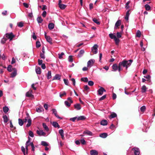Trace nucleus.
<instances>
[{
  "mask_svg": "<svg viewBox=\"0 0 155 155\" xmlns=\"http://www.w3.org/2000/svg\"><path fill=\"white\" fill-rule=\"evenodd\" d=\"M132 61H133L132 60L128 61L124 60L122 62H120L118 66L117 64H114L112 66V71H115L118 70L119 72H120V71L123 69V67H125L127 70L128 67L131 65Z\"/></svg>",
  "mask_w": 155,
  "mask_h": 155,
  "instance_id": "1",
  "label": "nucleus"
},
{
  "mask_svg": "<svg viewBox=\"0 0 155 155\" xmlns=\"http://www.w3.org/2000/svg\"><path fill=\"white\" fill-rule=\"evenodd\" d=\"M25 123L27 122L28 123L26 125V127H28L30 126L31 124V120L28 113L26 114V116L24 119Z\"/></svg>",
  "mask_w": 155,
  "mask_h": 155,
  "instance_id": "2",
  "label": "nucleus"
},
{
  "mask_svg": "<svg viewBox=\"0 0 155 155\" xmlns=\"http://www.w3.org/2000/svg\"><path fill=\"white\" fill-rule=\"evenodd\" d=\"M5 35L9 39L10 41L12 40L13 38L15 37V35H14L12 32L7 33L5 34Z\"/></svg>",
  "mask_w": 155,
  "mask_h": 155,
  "instance_id": "3",
  "label": "nucleus"
},
{
  "mask_svg": "<svg viewBox=\"0 0 155 155\" xmlns=\"http://www.w3.org/2000/svg\"><path fill=\"white\" fill-rule=\"evenodd\" d=\"M99 87L100 88L97 91V94L98 95L101 96L103 94L104 92H106V91L103 87Z\"/></svg>",
  "mask_w": 155,
  "mask_h": 155,
  "instance_id": "4",
  "label": "nucleus"
},
{
  "mask_svg": "<svg viewBox=\"0 0 155 155\" xmlns=\"http://www.w3.org/2000/svg\"><path fill=\"white\" fill-rule=\"evenodd\" d=\"M98 48V46L96 44L94 45L91 48V51L94 54H96L97 53Z\"/></svg>",
  "mask_w": 155,
  "mask_h": 155,
  "instance_id": "5",
  "label": "nucleus"
},
{
  "mask_svg": "<svg viewBox=\"0 0 155 155\" xmlns=\"http://www.w3.org/2000/svg\"><path fill=\"white\" fill-rule=\"evenodd\" d=\"M46 33L45 32V37L47 40V41L51 45L52 44V38L49 36L46 35Z\"/></svg>",
  "mask_w": 155,
  "mask_h": 155,
  "instance_id": "6",
  "label": "nucleus"
},
{
  "mask_svg": "<svg viewBox=\"0 0 155 155\" xmlns=\"http://www.w3.org/2000/svg\"><path fill=\"white\" fill-rule=\"evenodd\" d=\"M95 61V60L94 59H91L87 63V67L91 68L92 66Z\"/></svg>",
  "mask_w": 155,
  "mask_h": 155,
  "instance_id": "7",
  "label": "nucleus"
},
{
  "mask_svg": "<svg viewBox=\"0 0 155 155\" xmlns=\"http://www.w3.org/2000/svg\"><path fill=\"white\" fill-rule=\"evenodd\" d=\"M36 133L39 136H45L46 135V133L42 130H37Z\"/></svg>",
  "mask_w": 155,
  "mask_h": 155,
  "instance_id": "8",
  "label": "nucleus"
},
{
  "mask_svg": "<svg viewBox=\"0 0 155 155\" xmlns=\"http://www.w3.org/2000/svg\"><path fill=\"white\" fill-rule=\"evenodd\" d=\"M132 150L134 151V153L135 155H139L140 152L138 148L137 147L133 148Z\"/></svg>",
  "mask_w": 155,
  "mask_h": 155,
  "instance_id": "9",
  "label": "nucleus"
},
{
  "mask_svg": "<svg viewBox=\"0 0 155 155\" xmlns=\"http://www.w3.org/2000/svg\"><path fill=\"white\" fill-rule=\"evenodd\" d=\"M32 90H29L26 94V96L28 97H33L34 96L32 94Z\"/></svg>",
  "mask_w": 155,
  "mask_h": 155,
  "instance_id": "10",
  "label": "nucleus"
},
{
  "mask_svg": "<svg viewBox=\"0 0 155 155\" xmlns=\"http://www.w3.org/2000/svg\"><path fill=\"white\" fill-rule=\"evenodd\" d=\"M52 111L53 114H54L55 116V117H57V118H58L59 119H62V118L59 117V116L57 114V111L55 109H52Z\"/></svg>",
  "mask_w": 155,
  "mask_h": 155,
  "instance_id": "11",
  "label": "nucleus"
},
{
  "mask_svg": "<svg viewBox=\"0 0 155 155\" xmlns=\"http://www.w3.org/2000/svg\"><path fill=\"white\" fill-rule=\"evenodd\" d=\"M83 134H86L89 136H92L93 135V133L91 131L88 130H86L84 131L83 132Z\"/></svg>",
  "mask_w": 155,
  "mask_h": 155,
  "instance_id": "12",
  "label": "nucleus"
},
{
  "mask_svg": "<svg viewBox=\"0 0 155 155\" xmlns=\"http://www.w3.org/2000/svg\"><path fill=\"white\" fill-rule=\"evenodd\" d=\"M30 138L28 137V140L26 142V144H25V149L26 150V154H27V151L28 150V147L29 146L30 144Z\"/></svg>",
  "mask_w": 155,
  "mask_h": 155,
  "instance_id": "13",
  "label": "nucleus"
},
{
  "mask_svg": "<svg viewBox=\"0 0 155 155\" xmlns=\"http://www.w3.org/2000/svg\"><path fill=\"white\" fill-rule=\"evenodd\" d=\"M59 132L61 137V138L64 140V134L63 130L62 129H60L59 130Z\"/></svg>",
  "mask_w": 155,
  "mask_h": 155,
  "instance_id": "14",
  "label": "nucleus"
},
{
  "mask_svg": "<svg viewBox=\"0 0 155 155\" xmlns=\"http://www.w3.org/2000/svg\"><path fill=\"white\" fill-rule=\"evenodd\" d=\"M121 21L120 20H118L116 23L114 27V29H116L117 27L120 26L121 24Z\"/></svg>",
  "mask_w": 155,
  "mask_h": 155,
  "instance_id": "15",
  "label": "nucleus"
},
{
  "mask_svg": "<svg viewBox=\"0 0 155 155\" xmlns=\"http://www.w3.org/2000/svg\"><path fill=\"white\" fill-rule=\"evenodd\" d=\"M90 154L91 155H98V153L97 151L95 150H92L90 151Z\"/></svg>",
  "mask_w": 155,
  "mask_h": 155,
  "instance_id": "16",
  "label": "nucleus"
},
{
  "mask_svg": "<svg viewBox=\"0 0 155 155\" xmlns=\"http://www.w3.org/2000/svg\"><path fill=\"white\" fill-rule=\"evenodd\" d=\"M54 25L52 23H50L48 25V28L50 30H52L54 28Z\"/></svg>",
  "mask_w": 155,
  "mask_h": 155,
  "instance_id": "17",
  "label": "nucleus"
},
{
  "mask_svg": "<svg viewBox=\"0 0 155 155\" xmlns=\"http://www.w3.org/2000/svg\"><path fill=\"white\" fill-rule=\"evenodd\" d=\"M141 89V92L142 93H144L146 92L147 88L146 86L144 85L142 86Z\"/></svg>",
  "mask_w": 155,
  "mask_h": 155,
  "instance_id": "18",
  "label": "nucleus"
},
{
  "mask_svg": "<svg viewBox=\"0 0 155 155\" xmlns=\"http://www.w3.org/2000/svg\"><path fill=\"white\" fill-rule=\"evenodd\" d=\"M74 107L77 110H79L81 108V107L80 104H74Z\"/></svg>",
  "mask_w": 155,
  "mask_h": 155,
  "instance_id": "19",
  "label": "nucleus"
},
{
  "mask_svg": "<svg viewBox=\"0 0 155 155\" xmlns=\"http://www.w3.org/2000/svg\"><path fill=\"white\" fill-rule=\"evenodd\" d=\"M100 124L101 125L105 126L107 125V122L106 120H103L101 121Z\"/></svg>",
  "mask_w": 155,
  "mask_h": 155,
  "instance_id": "20",
  "label": "nucleus"
},
{
  "mask_svg": "<svg viewBox=\"0 0 155 155\" xmlns=\"http://www.w3.org/2000/svg\"><path fill=\"white\" fill-rule=\"evenodd\" d=\"M107 136V134L106 133H103L100 134L99 136L102 138H105Z\"/></svg>",
  "mask_w": 155,
  "mask_h": 155,
  "instance_id": "21",
  "label": "nucleus"
},
{
  "mask_svg": "<svg viewBox=\"0 0 155 155\" xmlns=\"http://www.w3.org/2000/svg\"><path fill=\"white\" fill-rule=\"evenodd\" d=\"M3 121L5 123H6L8 121V118L6 115H4L3 116Z\"/></svg>",
  "mask_w": 155,
  "mask_h": 155,
  "instance_id": "22",
  "label": "nucleus"
},
{
  "mask_svg": "<svg viewBox=\"0 0 155 155\" xmlns=\"http://www.w3.org/2000/svg\"><path fill=\"white\" fill-rule=\"evenodd\" d=\"M17 70L15 69V71L11 73V77L13 78L15 76L17 75Z\"/></svg>",
  "mask_w": 155,
  "mask_h": 155,
  "instance_id": "23",
  "label": "nucleus"
},
{
  "mask_svg": "<svg viewBox=\"0 0 155 155\" xmlns=\"http://www.w3.org/2000/svg\"><path fill=\"white\" fill-rule=\"evenodd\" d=\"M86 119L85 117L84 116H81L79 117H77V120H83Z\"/></svg>",
  "mask_w": 155,
  "mask_h": 155,
  "instance_id": "24",
  "label": "nucleus"
},
{
  "mask_svg": "<svg viewBox=\"0 0 155 155\" xmlns=\"http://www.w3.org/2000/svg\"><path fill=\"white\" fill-rule=\"evenodd\" d=\"M36 72L37 74H40L41 73V68L39 67H36L35 69Z\"/></svg>",
  "mask_w": 155,
  "mask_h": 155,
  "instance_id": "25",
  "label": "nucleus"
},
{
  "mask_svg": "<svg viewBox=\"0 0 155 155\" xmlns=\"http://www.w3.org/2000/svg\"><path fill=\"white\" fill-rule=\"evenodd\" d=\"M18 124L20 126H22L23 125L24 123V119L23 120L19 118L18 119Z\"/></svg>",
  "mask_w": 155,
  "mask_h": 155,
  "instance_id": "26",
  "label": "nucleus"
},
{
  "mask_svg": "<svg viewBox=\"0 0 155 155\" xmlns=\"http://www.w3.org/2000/svg\"><path fill=\"white\" fill-rule=\"evenodd\" d=\"M109 35L110 38L111 39H114L116 37L115 34L110 33Z\"/></svg>",
  "mask_w": 155,
  "mask_h": 155,
  "instance_id": "27",
  "label": "nucleus"
},
{
  "mask_svg": "<svg viewBox=\"0 0 155 155\" xmlns=\"http://www.w3.org/2000/svg\"><path fill=\"white\" fill-rule=\"evenodd\" d=\"M52 125L55 127H58L59 128L60 127V126L59 125L58 123L56 122H53L52 123Z\"/></svg>",
  "mask_w": 155,
  "mask_h": 155,
  "instance_id": "28",
  "label": "nucleus"
},
{
  "mask_svg": "<svg viewBox=\"0 0 155 155\" xmlns=\"http://www.w3.org/2000/svg\"><path fill=\"white\" fill-rule=\"evenodd\" d=\"M117 116V115L115 113H113L111 114L110 116H109V118L110 119H111L112 118H114L116 117Z\"/></svg>",
  "mask_w": 155,
  "mask_h": 155,
  "instance_id": "29",
  "label": "nucleus"
},
{
  "mask_svg": "<svg viewBox=\"0 0 155 155\" xmlns=\"http://www.w3.org/2000/svg\"><path fill=\"white\" fill-rule=\"evenodd\" d=\"M144 7L145 8L146 10L147 11H149L151 9V7L148 4H145L144 5Z\"/></svg>",
  "mask_w": 155,
  "mask_h": 155,
  "instance_id": "30",
  "label": "nucleus"
},
{
  "mask_svg": "<svg viewBox=\"0 0 155 155\" xmlns=\"http://www.w3.org/2000/svg\"><path fill=\"white\" fill-rule=\"evenodd\" d=\"M37 111L38 112H41L44 110V109L42 107H39L38 108H37Z\"/></svg>",
  "mask_w": 155,
  "mask_h": 155,
  "instance_id": "31",
  "label": "nucleus"
},
{
  "mask_svg": "<svg viewBox=\"0 0 155 155\" xmlns=\"http://www.w3.org/2000/svg\"><path fill=\"white\" fill-rule=\"evenodd\" d=\"M37 20L38 21V24H40L42 23L43 19L41 17L39 16L38 17L37 19Z\"/></svg>",
  "mask_w": 155,
  "mask_h": 155,
  "instance_id": "32",
  "label": "nucleus"
},
{
  "mask_svg": "<svg viewBox=\"0 0 155 155\" xmlns=\"http://www.w3.org/2000/svg\"><path fill=\"white\" fill-rule=\"evenodd\" d=\"M61 78V76L58 74H56L54 77V80H59Z\"/></svg>",
  "mask_w": 155,
  "mask_h": 155,
  "instance_id": "33",
  "label": "nucleus"
},
{
  "mask_svg": "<svg viewBox=\"0 0 155 155\" xmlns=\"http://www.w3.org/2000/svg\"><path fill=\"white\" fill-rule=\"evenodd\" d=\"M3 110L4 112L5 113H6L9 110V108L5 106L3 107Z\"/></svg>",
  "mask_w": 155,
  "mask_h": 155,
  "instance_id": "34",
  "label": "nucleus"
},
{
  "mask_svg": "<svg viewBox=\"0 0 155 155\" xmlns=\"http://www.w3.org/2000/svg\"><path fill=\"white\" fill-rule=\"evenodd\" d=\"M42 125L43 128L45 130L47 131H48L49 130V129L48 127L46 125V124L45 123H43Z\"/></svg>",
  "mask_w": 155,
  "mask_h": 155,
  "instance_id": "35",
  "label": "nucleus"
},
{
  "mask_svg": "<svg viewBox=\"0 0 155 155\" xmlns=\"http://www.w3.org/2000/svg\"><path fill=\"white\" fill-rule=\"evenodd\" d=\"M84 51L83 50H81L79 52V53L78 54V56L80 57H81L82 55L84 54Z\"/></svg>",
  "mask_w": 155,
  "mask_h": 155,
  "instance_id": "36",
  "label": "nucleus"
},
{
  "mask_svg": "<svg viewBox=\"0 0 155 155\" xmlns=\"http://www.w3.org/2000/svg\"><path fill=\"white\" fill-rule=\"evenodd\" d=\"M58 5L60 8L62 9H64L66 7V5H65L62 4H60Z\"/></svg>",
  "mask_w": 155,
  "mask_h": 155,
  "instance_id": "37",
  "label": "nucleus"
},
{
  "mask_svg": "<svg viewBox=\"0 0 155 155\" xmlns=\"http://www.w3.org/2000/svg\"><path fill=\"white\" fill-rule=\"evenodd\" d=\"M47 77L48 79H49L51 78V71H49L48 72Z\"/></svg>",
  "mask_w": 155,
  "mask_h": 155,
  "instance_id": "38",
  "label": "nucleus"
},
{
  "mask_svg": "<svg viewBox=\"0 0 155 155\" xmlns=\"http://www.w3.org/2000/svg\"><path fill=\"white\" fill-rule=\"evenodd\" d=\"M93 21L94 23L98 25H99L100 24V22L98 21L97 19L95 18H94L93 19Z\"/></svg>",
  "mask_w": 155,
  "mask_h": 155,
  "instance_id": "39",
  "label": "nucleus"
},
{
  "mask_svg": "<svg viewBox=\"0 0 155 155\" xmlns=\"http://www.w3.org/2000/svg\"><path fill=\"white\" fill-rule=\"evenodd\" d=\"M80 142L83 145H85L86 144V142L85 140L83 138H81L80 140Z\"/></svg>",
  "mask_w": 155,
  "mask_h": 155,
  "instance_id": "40",
  "label": "nucleus"
},
{
  "mask_svg": "<svg viewBox=\"0 0 155 155\" xmlns=\"http://www.w3.org/2000/svg\"><path fill=\"white\" fill-rule=\"evenodd\" d=\"M71 103L70 102L69 103L67 101H64V104L67 107H69Z\"/></svg>",
  "mask_w": 155,
  "mask_h": 155,
  "instance_id": "41",
  "label": "nucleus"
},
{
  "mask_svg": "<svg viewBox=\"0 0 155 155\" xmlns=\"http://www.w3.org/2000/svg\"><path fill=\"white\" fill-rule=\"evenodd\" d=\"M115 44L117 45H118L120 42V40L116 37L114 39Z\"/></svg>",
  "mask_w": 155,
  "mask_h": 155,
  "instance_id": "42",
  "label": "nucleus"
},
{
  "mask_svg": "<svg viewBox=\"0 0 155 155\" xmlns=\"http://www.w3.org/2000/svg\"><path fill=\"white\" fill-rule=\"evenodd\" d=\"M18 26L20 27H22L23 26V23L22 21L18 23Z\"/></svg>",
  "mask_w": 155,
  "mask_h": 155,
  "instance_id": "43",
  "label": "nucleus"
},
{
  "mask_svg": "<svg viewBox=\"0 0 155 155\" xmlns=\"http://www.w3.org/2000/svg\"><path fill=\"white\" fill-rule=\"evenodd\" d=\"M41 144L44 146H47L48 145V143L45 141H42L41 142Z\"/></svg>",
  "mask_w": 155,
  "mask_h": 155,
  "instance_id": "44",
  "label": "nucleus"
},
{
  "mask_svg": "<svg viewBox=\"0 0 155 155\" xmlns=\"http://www.w3.org/2000/svg\"><path fill=\"white\" fill-rule=\"evenodd\" d=\"M130 2V1L127 2L125 4V8L126 9H128L129 8V4Z\"/></svg>",
  "mask_w": 155,
  "mask_h": 155,
  "instance_id": "45",
  "label": "nucleus"
},
{
  "mask_svg": "<svg viewBox=\"0 0 155 155\" xmlns=\"http://www.w3.org/2000/svg\"><path fill=\"white\" fill-rule=\"evenodd\" d=\"M7 40V39L4 37L1 41V43L2 44H4Z\"/></svg>",
  "mask_w": 155,
  "mask_h": 155,
  "instance_id": "46",
  "label": "nucleus"
},
{
  "mask_svg": "<svg viewBox=\"0 0 155 155\" xmlns=\"http://www.w3.org/2000/svg\"><path fill=\"white\" fill-rule=\"evenodd\" d=\"M81 80L84 82H86L88 81V79L87 78H82L81 79Z\"/></svg>",
  "mask_w": 155,
  "mask_h": 155,
  "instance_id": "47",
  "label": "nucleus"
},
{
  "mask_svg": "<svg viewBox=\"0 0 155 155\" xmlns=\"http://www.w3.org/2000/svg\"><path fill=\"white\" fill-rule=\"evenodd\" d=\"M64 55V53L63 52H61L60 54H58V58L59 59H62L63 58L62 56Z\"/></svg>",
  "mask_w": 155,
  "mask_h": 155,
  "instance_id": "48",
  "label": "nucleus"
},
{
  "mask_svg": "<svg viewBox=\"0 0 155 155\" xmlns=\"http://www.w3.org/2000/svg\"><path fill=\"white\" fill-rule=\"evenodd\" d=\"M141 33L140 31L138 30L137 31V34H136V36L138 37H140L141 36Z\"/></svg>",
  "mask_w": 155,
  "mask_h": 155,
  "instance_id": "49",
  "label": "nucleus"
},
{
  "mask_svg": "<svg viewBox=\"0 0 155 155\" xmlns=\"http://www.w3.org/2000/svg\"><path fill=\"white\" fill-rule=\"evenodd\" d=\"M146 107L145 106H143L140 108V110L142 112H144L145 110Z\"/></svg>",
  "mask_w": 155,
  "mask_h": 155,
  "instance_id": "50",
  "label": "nucleus"
},
{
  "mask_svg": "<svg viewBox=\"0 0 155 155\" xmlns=\"http://www.w3.org/2000/svg\"><path fill=\"white\" fill-rule=\"evenodd\" d=\"M30 144L32 150L34 152L35 151V147L33 143L32 142H31L30 143Z\"/></svg>",
  "mask_w": 155,
  "mask_h": 155,
  "instance_id": "51",
  "label": "nucleus"
},
{
  "mask_svg": "<svg viewBox=\"0 0 155 155\" xmlns=\"http://www.w3.org/2000/svg\"><path fill=\"white\" fill-rule=\"evenodd\" d=\"M29 135L31 137H33L34 136V134L31 131H29L28 132Z\"/></svg>",
  "mask_w": 155,
  "mask_h": 155,
  "instance_id": "52",
  "label": "nucleus"
},
{
  "mask_svg": "<svg viewBox=\"0 0 155 155\" xmlns=\"http://www.w3.org/2000/svg\"><path fill=\"white\" fill-rule=\"evenodd\" d=\"M41 45L40 42L37 41L36 42V47L37 48H39L41 46Z\"/></svg>",
  "mask_w": 155,
  "mask_h": 155,
  "instance_id": "53",
  "label": "nucleus"
},
{
  "mask_svg": "<svg viewBox=\"0 0 155 155\" xmlns=\"http://www.w3.org/2000/svg\"><path fill=\"white\" fill-rule=\"evenodd\" d=\"M68 60L69 61L72 62L73 61V59L72 58V56L70 55L69 56L68 58Z\"/></svg>",
  "mask_w": 155,
  "mask_h": 155,
  "instance_id": "54",
  "label": "nucleus"
},
{
  "mask_svg": "<svg viewBox=\"0 0 155 155\" xmlns=\"http://www.w3.org/2000/svg\"><path fill=\"white\" fill-rule=\"evenodd\" d=\"M76 120H77V117H74L73 118H71L70 119V120L72 121L73 122H75Z\"/></svg>",
  "mask_w": 155,
  "mask_h": 155,
  "instance_id": "55",
  "label": "nucleus"
},
{
  "mask_svg": "<svg viewBox=\"0 0 155 155\" xmlns=\"http://www.w3.org/2000/svg\"><path fill=\"white\" fill-rule=\"evenodd\" d=\"M12 66L11 65H9L7 67V70L9 72H11L12 71Z\"/></svg>",
  "mask_w": 155,
  "mask_h": 155,
  "instance_id": "56",
  "label": "nucleus"
},
{
  "mask_svg": "<svg viewBox=\"0 0 155 155\" xmlns=\"http://www.w3.org/2000/svg\"><path fill=\"white\" fill-rule=\"evenodd\" d=\"M106 97V95H104L102 96V97H101V98H100V99H99V100L100 101L103 100L104 99H105Z\"/></svg>",
  "mask_w": 155,
  "mask_h": 155,
  "instance_id": "57",
  "label": "nucleus"
},
{
  "mask_svg": "<svg viewBox=\"0 0 155 155\" xmlns=\"http://www.w3.org/2000/svg\"><path fill=\"white\" fill-rule=\"evenodd\" d=\"M94 82L91 81H88V84L90 86H93L94 85Z\"/></svg>",
  "mask_w": 155,
  "mask_h": 155,
  "instance_id": "58",
  "label": "nucleus"
},
{
  "mask_svg": "<svg viewBox=\"0 0 155 155\" xmlns=\"http://www.w3.org/2000/svg\"><path fill=\"white\" fill-rule=\"evenodd\" d=\"M21 150L22 152H23L24 155H25V148L23 146H22L21 147Z\"/></svg>",
  "mask_w": 155,
  "mask_h": 155,
  "instance_id": "59",
  "label": "nucleus"
},
{
  "mask_svg": "<svg viewBox=\"0 0 155 155\" xmlns=\"http://www.w3.org/2000/svg\"><path fill=\"white\" fill-rule=\"evenodd\" d=\"M116 35L117 37L118 38H120L121 37V35L119 32H117V33Z\"/></svg>",
  "mask_w": 155,
  "mask_h": 155,
  "instance_id": "60",
  "label": "nucleus"
},
{
  "mask_svg": "<svg viewBox=\"0 0 155 155\" xmlns=\"http://www.w3.org/2000/svg\"><path fill=\"white\" fill-rule=\"evenodd\" d=\"M63 81L64 82L65 84L66 85H68V80H66L65 79H64Z\"/></svg>",
  "mask_w": 155,
  "mask_h": 155,
  "instance_id": "61",
  "label": "nucleus"
},
{
  "mask_svg": "<svg viewBox=\"0 0 155 155\" xmlns=\"http://www.w3.org/2000/svg\"><path fill=\"white\" fill-rule=\"evenodd\" d=\"M66 95V93L65 92H63V93H61L60 94V96L61 97L64 95Z\"/></svg>",
  "mask_w": 155,
  "mask_h": 155,
  "instance_id": "62",
  "label": "nucleus"
},
{
  "mask_svg": "<svg viewBox=\"0 0 155 155\" xmlns=\"http://www.w3.org/2000/svg\"><path fill=\"white\" fill-rule=\"evenodd\" d=\"M46 12L45 11H44L42 13V16L44 17H45L46 15Z\"/></svg>",
  "mask_w": 155,
  "mask_h": 155,
  "instance_id": "63",
  "label": "nucleus"
},
{
  "mask_svg": "<svg viewBox=\"0 0 155 155\" xmlns=\"http://www.w3.org/2000/svg\"><path fill=\"white\" fill-rule=\"evenodd\" d=\"M42 60H41L39 59L38 60V64L39 65H41V64H42Z\"/></svg>",
  "mask_w": 155,
  "mask_h": 155,
  "instance_id": "64",
  "label": "nucleus"
}]
</instances>
